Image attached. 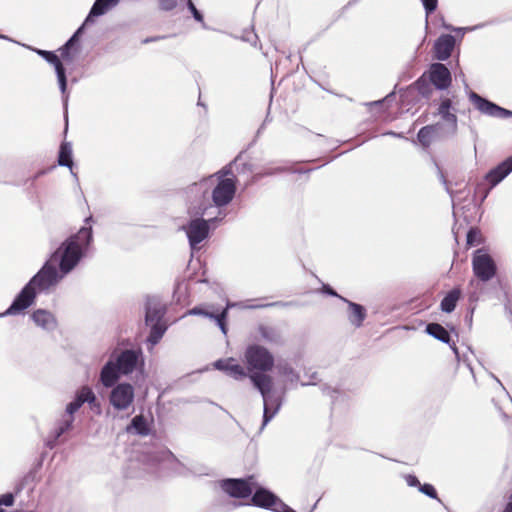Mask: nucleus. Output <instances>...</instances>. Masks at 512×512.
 Segmentation results:
<instances>
[{"instance_id": "nucleus-1", "label": "nucleus", "mask_w": 512, "mask_h": 512, "mask_svg": "<svg viewBox=\"0 0 512 512\" xmlns=\"http://www.w3.org/2000/svg\"><path fill=\"white\" fill-rule=\"evenodd\" d=\"M244 363L248 370L249 378L254 387L261 393L264 401V424L270 421L278 412L280 401L273 397V378L267 373L274 367V356L264 346L259 344L249 345L244 352Z\"/></svg>"}, {"instance_id": "nucleus-2", "label": "nucleus", "mask_w": 512, "mask_h": 512, "mask_svg": "<svg viewBox=\"0 0 512 512\" xmlns=\"http://www.w3.org/2000/svg\"><path fill=\"white\" fill-rule=\"evenodd\" d=\"M92 240V228L82 227L75 235L70 236L51 255L50 259L59 266L63 274L70 272L79 262L83 250Z\"/></svg>"}, {"instance_id": "nucleus-3", "label": "nucleus", "mask_w": 512, "mask_h": 512, "mask_svg": "<svg viewBox=\"0 0 512 512\" xmlns=\"http://www.w3.org/2000/svg\"><path fill=\"white\" fill-rule=\"evenodd\" d=\"M86 402L89 404V407L93 412L98 415L101 414V405L92 389L89 386H82L77 391L75 400L67 405L66 411L69 414V419L60 427L59 434H62L71 428L73 423V414Z\"/></svg>"}, {"instance_id": "nucleus-4", "label": "nucleus", "mask_w": 512, "mask_h": 512, "mask_svg": "<svg viewBox=\"0 0 512 512\" xmlns=\"http://www.w3.org/2000/svg\"><path fill=\"white\" fill-rule=\"evenodd\" d=\"M257 482L253 475L246 478H227L220 481L221 489L230 497L244 499L252 495Z\"/></svg>"}, {"instance_id": "nucleus-5", "label": "nucleus", "mask_w": 512, "mask_h": 512, "mask_svg": "<svg viewBox=\"0 0 512 512\" xmlns=\"http://www.w3.org/2000/svg\"><path fill=\"white\" fill-rule=\"evenodd\" d=\"M472 268L474 275L481 281L491 280L497 271L496 264L492 257L487 253L477 250L472 259Z\"/></svg>"}, {"instance_id": "nucleus-6", "label": "nucleus", "mask_w": 512, "mask_h": 512, "mask_svg": "<svg viewBox=\"0 0 512 512\" xmlns=\"http://www.w3.org/2000/svg\"><path fill=\"white\" fill-rule=\"evenodd\" d=\"M218 183L212 191V200L218 207L229 204L236 193V179L219 177Z\"/></svg>"}, {"instance_id": "nucleus-7", "label": "nucleus", "mask_w": 512, "mask_h": 512, "mask_svg": "<svg viewBox=\"0 0 512 512\" xmlns=\"http://www.w3.org/2000/svg\"><path fill=\"white\" fill-rule=\"evenodd\" d=\"M58 281V271L57 266L49 259L45 265L40 269V271L31 278L29 283L35 288L37 291L48 289L49 287L55 285Z\"/></svg>"}, {"instance_id": "nucleus-8", "label": "nucleus", "mask_w": 512, "mask_h": 512, "mask_svg": "<svg viewBox=\"0 0 512 512\" xmlns=\"http://www.w3.org/2000/svg\"><path fill=\"white\" fill-rule=\"evenodd\" d=\"M120 373L122 375L131 374L138 365H143V355L141 349H126L121 351L115 358Z\"/></svg>"}, {"instance_id": "nucleus-9", "label": "nucleus", "mask_w": 512, "mask_h": 512, "mask_svg": "<svg viewBox=\"0 0 512 512\" xmlns=\"http://www.w3.org/2000/svg\"><path fill=\"white\" fill-rule=\"evenodd\" d=\"M134 401V388L129 383L116 385L110 395L109 402L116 410H126Z\"/></svg>"}, {"instance_id": "nucleus-10", "label": "nucleus", "mask_w": 512, "mask_h": 512, "mask_svg": "<svg viewBox=\"0 0 512 512\" xmlns=\"http://www.w3.org/2000/svg\"><path fill=\"white\" fill-rule=\"evenodd\" d=\"M37 291L28 282L20 293L17 295L10 307L5 311L3 315H18L29 308L35 301Z\"/></svg>"}, {"instance_id": "nucleus-11", "label": "nucleus", "mask_w": 512, "mask_h": 512, "mask_svg": "<svg viewBox=\"0 0 512 512\" xmlns=\"http://www.w3.org/2000/svg\"><path fill=\"white\" fill-rule=\"evenodd\" d=\"M253 492L251 503L256 507L277 512L283 506V501L265 488L256 486Z\"/></svg>"}, {"instance_id": "nucleus-12", "label": "nucleus", "mask_w": 512, "mask_h": 512, "mask_svg": "<svg viewBox=\"0 0 512 512\" xmlns=\"http://www.w3.org/2000/svg\"><path fill=\"white\" fill-rule=\"evenodd\" d=\"M185 230L191 247L195 248L208 236L209 224L208 221L203 218H196L188 223Z\"/></svg>"}, {"instance_id": "nucleus-13", "label": "nucleus", "mask_w": 512, "mask_h": 512, "mask_svg": "<svg viewBox=\"0 0 512 512\" xmlns=\"http://www.w3.org/2000/svg\"><path fill=\"white\" fill-rule=\"evenodd\" d=\"M469 97L475 108L483 114L494 117H505L511 114L510 111L484 99L475 92H471Z\"/></svg>"}, {"instance_id": "nucleus-14", "label": "nucleus", "mask_w": 512, "mask_h": 512, "mask_svg": "<svg viewBox=\"0 0 512 512\" xmlns=\"http://www.w3.org/2000/svg\"><path fill=\"white\" fill-rule=\"evenodd\" d=\"M429 78L431 83L441 90L448 88L452 81L449 69L442 63H434L431 65Z\"/></svg>"}, {"instance_id": "nucleus-15", "label": "nucleus", "mask_w": 512, "mask_h": 512, "mask_svg": "<svg viewBox=\"0 0 512 512\" xmlns=\"http://www.w3.org/2000/svg\"><path fill=\"white\" fill-rule=\"evenodd\" d=\"M34 51L39 56H41L47 62H49L50 64H52L54 66L60 87H61L62 91H65L67 80H66L65 68L63 66V63H62L60 57L52 51L41 50V49H34Z\"/></svg>"}, {"instance_id": "nucleus-16", "label": "nucleus", "mask_w": 512, "mask_h": 512, "mask_svg": "<svg viewBox=\"0 0 512 512\" xmlns=\"http://www.w3.org/2000/svg\"><path fill=\"white\" fill-rule=\"evenodd\" d=\"M188 314L190 315H201L205 317H209L211 319H214L222 332L224 334L227 333V325H226V319L228 316V307L224 308L222 311H209L204 306H196L188 311Z\"/></svg>"}, {"instance_id": "nucleus-17", "label": "nucleus", "mask_w": 512, "mask_h": 512, "mask_svg": "<svg viewBox=\"0 0 512 512\" xmlns=\"http://www.w3.org/2000/svg\"><path fill=\"white\" fill-rule=\"evenodd\" d=\"M512 171V156L490 170L486 175V180L491 187L496 186Z\"/></svg>"}, {"instance_id": "nucleus-18", "label": "nucleus", "mask_w": 512, "mask_h": 512, "mask_svg": "<svg viewBox=\"0 0 512 512\" xmlns=\"http://www.w3.org/2000/svg\"><path fill=\"white\" fill-rule=\"evenodd\" d=\"M215 367L226 372L229 376L236 380L244 379L247 376L245 368L236 363L235 359L233 358L218 360L215 363Z\"/></svg>"}, {"instance_id": "nucleus-19", "label": "nucleus", "mask_w": 512, "mask_h": 512, "mask_svg": "<svg viewBox=\"0 0 512 512\" xmlns=\"http://www.w3.org/2000/svg\"><path fill=\"white\" fill-rule=\"evenodd\" d=\"M455 45V39L452 35L446 34L438 38L435 43V57L438 60H446L450 57Z\"/></svg>"}, {"instance_id": "nucleus-20", "label": "nucleus", "mask_w": 512, "mask_h": 512, "mask_svg": "<svg viewBox=\"0 0 512 512\" xmlns=\"http://www.w3.org/2000/svg\"><path fill=\"white\" fill-rule=\"evenodd\" d=\"M120 370L113 360H109L102 368L100 381L103 386L109 388L115 385L120 376Z\"/></svg>"}, {"instance_id": "nucleus-21", "label": "nucleus", "mask_w": 512, "mask_h": 512, "mask_svg": "<svg viewBox=\"0 0 512 512\" xmlns=\"http://www.w3.org/2000/svg\"><path fill=\"white\" fill-rule=\"evenodd\" d=\"M81 30L82 28H79L78 31L59 49L60 59L66 63L73 62L75 55L78 52L77 42L78 35Z\"/></svg>"}, {"instance_id": "nucleus-22", "label": "nucleus", "mask_w": 512, "mask_h": 512, "mask_svg": "<svg viewBox=\"0 0 512 512\" xmlns=\"http://www.w3.org/2000/svg\"><path fill=\"white\" fill-rule=\"evenodd\" d=\"M439 129V124H432L422 127L417 134L419 143L424 148H428L433 142L435 136L438 134Z\"/></svg>"}, {"instance_id": "nucleus-23", "label": "nucleus", "mask_w": 512, "mask_h": 512, "mask_svg": "<svg viewBox=\"0 0 512 512\" xmlns=\"http://www.w3.org/2000/svg\"><path fill=\"white\" fill-rule=\"evenodd\" d=\"M462 292L459 287L449 291L440 303V308L445 313H451L455 310L457 302L461 298Z\"/></svg>"}, {"instance_id": "nucleus-24", "label": "nucleus", "mask_w": 512, "mask_h": 512, "mask_svg": "<svg viewBox=\"0 0 512 512\" xmlns=\"http://www.w3.org/2000/svg\"><path fill=\"white\" fill-rule=\"evenodd\" d=\"M348 303L349 308V320L355 327H361L365 318H366V310L365 308L357 303L345 300Z\"/></svg>"}, {"instance_id": "nucleus-25", "label": "nucleus", "mask_w": 512, "mask_h": 512, "mask_svg": "<svg viewBox=\"0 0 512 512\" xmlns=\"http://www.w3.org/2000/svg\"><path fill=\"white\" fill-rule=\"evenodd\" d=\"M165 307L158 303H149L146 309V324L164 322Z\"/></svg>"}, {"instance_id": "nucleus-26", "label": "nucleus", "mask_w": 512, "mask_h": 512, "mask_svg": "<svg viewBox=\"0 0 512 512\" xmlns=\"http://www.w3.org/2000/svg\"><path fill=\"white\" fill-rule=\"evenodd\" d=\"M452 108V101L449 98L442 100L438 108V114L442 117V119L451 124L454 129L457 127V116L455 113H452L450 109Z\"/></svg>"}, {"instance_id": "nucleus-27", "label": "nucleus", "mask_w": 512, "mask_h": 512, "mask_svg": "<svg viewBox=\"0 0 512 512\" xmlns=\"http://www.w3.org/2000/svg\"><path fill=\"white\" fill-rule=\"evenodd\" d=\"M426 332L443 343L450 344L451 342L449 332L439 323H429L426 326Z\"/></svg>"}, {"instance_id": "nucleus-28", "label": "nucleus", "mask_w": 512, "mask_h": 512, "mask_svg": "<svg viewBox=\"0 0 512 512\" xmlns=\"http://www.w3.org/2000/svg\"><path fill=\"white\" fill-rule=\"evenodd\" d=\"M58 164L70 169L73 167L72 147L69 142H62L59 148Z\"/></svg>"}, {"instance_id": "nucleus-29", "label": "nucleus", "mask_w": 512, "mask_h": 512, "mask_svg": "<svg viewBox=\"0 0 512 512\" xmlns=\"http://www.w3.org/2000/svg\"><path fill=\"white\" fill-rule=\"evenodd\" d=\"M118 1L119 0H96L90 10L86 22H88L91 17L103 15L111 6L116 5Z\"/></svg>"}, {"instance_id": "nucleus-30", "label": "nucleus", "mask_w": 512, "mask_h": 512, "mask_svg": "<svg viewBox=\"0 0 512 512\" xmlns=\"http://www.w3.org/2000/svg\"><path fill=\"white\" fill-rule=\"evenodd\" d=\"M151 326L150 334L148 336V342L151 343L152 346L156 345L160 339L163 337L164 333L167 330V325L165 322H155L148 324Z\"/></svg>"}, {"instance_id": "nucleus-31", "label": "nucleus", "mask_w": 512, "mask_h": 512, "mask_svg": "<svg viewBox=\"0 0 512 512\" xmlns=\"http://www.w3.org/2000/svg\"><path fill=\"white\" fill-rule=\"evenodd\" d=\"M32 319L37 325L43 328H48L54 323L53 315L50 312L42 309L34 311L32 314Z\"/></svg>"}, {"instance_id": "nucleus-32", "label": "nucleus", "mask_w": 512, "mask_h": 512, "mask_svg": "<svg viewBox=\"0 0 512 512\" xmlns=\"http://www.w3.org/2000/svg\"><path fill=\"white\" fill-rule=\"evenodd\" d=\"M131 427L134 428L137 434L141 436H147L150 433L147 421L143 415H137L132 419L131 425L127 427L128 432Z\"/></svg>"}, {"instance_id": "nucleus-33", "label": "nucleus", "mask_w": 512, "mask_h": 512, "mask_svg": "<svg viewBox=\"0 0 512 512\" xmlns=\"http://www.w3.org/2000/svg\"><path fill=\"white\" fill-rule=\"evenodd\" d=\"M481 243H483L481 230L478 227H471L466 237L467 248L478 246Z\"/></svg>"}, {"instance_id": "nucleus-34", "label": "nucleus", "mask_w": 512, "mask_h": 512, "mask_svg": "<svg viewBox=\"0 0 512 512\" xmlns=\"http://www.w3.org/2000/svg\"><path fill=\"white\" fill-rule=\"evenodd\" d=\"M419 490L430 498L438 499L436 489L431 484H420Z\"/></svg>"}, {"instance_id": "nucleus-35", "label": "nucleus", "mask_w": 512, "mask_h": 512, "mask_svg": "<svg viewBox=\"0 0 512 512\" xmlns=\"http://www.w3.org/2000/svg\"><path fill=\"white\" fill-rule=\"evenodd\" d=\"M157 2L162 11H171L177 6V0H157Z\"/></svg>"}, {"instance_id": "nucleus-36", "label": "nucleus", "mask_w": 512, "mask_h": 512, "mask_svg": "<svg viewBox=\"0 0 512 512\" xmlns=\"http://www.w3.org/2000/svg\"><path fill=\"white\" fill-rule=\"evenodd\" d=\"M187 7L196 21L201 23L204 21L203 15L198 11L192 0H187Z\"/></svg>"}, {"instance_id": "nucleus-37", "label": "nucleus", "mask_w": 512, "mask_h": 512, "mask_svg": "<svg viewBox=\"0 0 512 512\" xmlns=\"http://www.w3.org/2000/svg\"><path fill=\"white\" fill-rule=\"evenodd\" d=\"M422 2L428 14L434 12L438 5V0H422Z\"/></svg>"}, {"instance_id": "nucleus-38", "label": "nucleus", "mask_w": 512, "mask_h": 512, "mask_svg": "<svg viewBox=\"0 0 512 512\" xmlns=\"http://www.w3.org/2000/svg\"><path fill=\"white\" fill-rule=\"evenodd\" d=\"M14 503V496L12 493H6L0 496V505L12 506Z\"/></svg>"}, {"instance_id": "nucleus-39", "label": "nucleus", "mask_w": 512, "mask_h": 512, "mask_svg": "<svg viewBox=\"0 0 512 512\" xmlns=\"http://www.w3.org/2000/svg\"><path fill=\"white\" fill-rule=\"evenodd\" d=\"M406 483L411 487H420V481L414 475L408 474L405 476Z\"/></svg>"}, {"instance_id": "nucleus-40", "label": "nucleus", "mask_w": 512, "mask_h": 512, "mask_svg": "<svg viewBox=\"0 0 512 512\" xmlns=\"http://www.w3.org/2000/svg\"><path fill=\"white\" fill-rule=\"evenodd\" d=\"M45 174V170H40L38 171L33 177H31L30 179L27 180V182H30V185L33 186L36 182V180Z\"/></svg>"}, {"instance_id": "nucleus-41", "label": "nucleus", "mask_w": 512, "mask_h": 512, "mask_svg": "<svg viewBox=\"0 0 512 512\" xmlns=\"http://www.w3.org/2000/svg\"><path fill=\"white\" fill-rule=\"evenodd\" d=\"M260 332H261V335H262L263 338H265L267 340H272L271 336L269 335L268 328L262 327L260 329Z\"/></svg>"}, {"instance_id": "nucleus-42", "label": "nucleus", "mask_w": 512, "mask_h": 512, "mask_svg": "<svg viewBox=\"0 0 512 512\" xmlns=\"http://www.w3.org/2000/svg\"><path fill=\"white\" fill-rule=\"evenodd\" d=\"M503 512H512V495L510 496V501L507 503Z\"/></svg>"}, {"instance_id": "nucleus-43", "label": "nucleus", "mask_w": 512, "mask_h": 512, "mask_svg": "<svg viewBox=\"0 0 512 512\" xmlns=\"http://www.w3.org/2000/svg\"><path fill=\"white\" fill-rule=\"evenodd\" d=\"M324 289L328 294L332 296H338V294L331 287L325 286Z\"/></svg>"}, {"instance_id": "nucleus-44", "label": "nucleus", "mask_w": 512, "mask_h": 512, "mask_svg": "<svg viewBox=\"0 0 512 512\" xmlns=\"http://www.w3.org/2000/svg\"><path fill=\"white\" fill-rule=\"evenodd\" d=\"M0 512H4V510L2 508H0Z\"/></svg>"}]
</instances>
